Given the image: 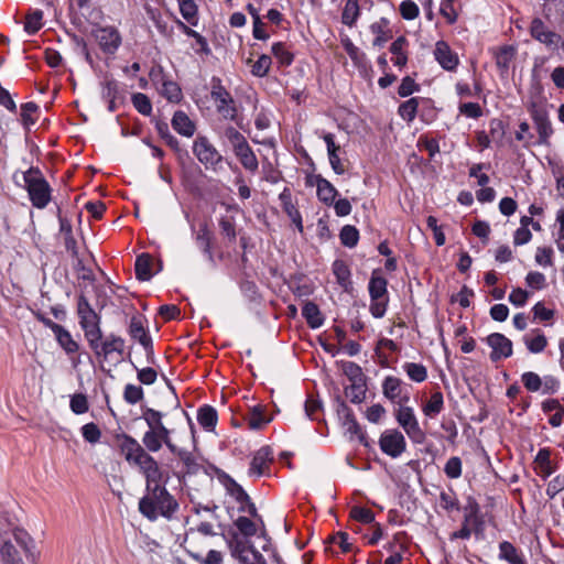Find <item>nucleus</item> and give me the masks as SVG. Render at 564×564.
<instances>
[{
    "instance_id": "nucleus-1",
    "label": "nucleus",
    "mask_w": 564,
    "mask_h": 564,
    "mask_svg": "<svg viewBox=\"0 0 564 564\" xmlns=\"http://www.w3.org/2000/svg\"><path fill=\"white\" fill-rule=\"evenodd\" d=\"M121 441L119 448L126 462L139 470L145 480V494L138 503L139 512L149 521L154 522L159 517L172 519L178 510V502L162 485L163 470L159 462L148 454L140 443L129 434L118 436Z\"/></svg>"
},
{
    "instance_id": "nucleus-2",
    "label": "nucleus",
    "mask_w": 564,
    "mask_h": 564,
    "mask_svg": "<svg viewBox=\"0 0 564 564\" xmlns=\"http://www.w3.org/2000/svg\"><path fill=\"white\" fill-rule=\"evenodd\" d=\"M164 413L152 408H142V419L149 430L142 436L141 447L151 455L158 453L165 445L169 451H173L175 445L172 441V432L163 423Z\"/></svg>"
},
{
    "instance_id": "nucleus-3",
    "label": "nucleus",
    "mask_w": 564,
    "mask_h": 564,
    "mask_svg": "<svg viewBox=\"0 0 564 564\" xmlns=\"http://www.w3.org/2000/svg\"><path fill=\"white\" fill-rule=\"evenodd\" d=\"M23 182L33 207L37 209L45 208L51 202L52 188L41 170L36 166H31L23 173Z\"/></svg>"
},
{
    "instance_id": "nucleus-4",
    "label": "nucleus",
    "mask_w": 564,
    "mask_h": 564,
    "mask_svg": "<svg viewBox=\"0 0 564 564\" xmlns=\"http://www.w3.org/2000/svg\"><path fill=\"white\" fill-rule=\"evenodd\" d=\"M210 97L216 105L217 112L226 120L234 121L239 128H243L238 116L236 102L230 93L225 88L219 77L210 80Z\"/></svg>"
},
{
    "instance_id": "nucleus-5",
    "label": "nucleus",
    "mask_w": 564,
    "mask_h": 564,
    "mask_svg": "<svg viewBox=\"0 0 564 564\" xmlns=\"http://www.w3.org/2000/svg\"><path fill=\"white\" fill-rule=\"evenodd\" d=\"M388 281L382 276L380 269H375L371 273L368 291L370 295L369 311L375 318L384 316L389 297H388Z\"/></svg>"
},
{
    "instance_id": "nucleus-6",
    "label": "nucleus",
    "mask_w": 564,
    "mask_h": 564,
    "mask_svg": "<svg viewBox=\"0 0 564 564\" xmlns=\"http://www.w3.org/2000/svg\"><path fill=\"white\" fill-rule=\"evenodd\" d=\"M393 414L395 421L403 429L412 443L421 445L426 441V434L420 426L412 406L400 404L394 409Z\"/></svg>"
},
{
    "instance_id": "nucleus-7",
    "label": "nucleus",
    "mask_w": 564,
    "mask_h": 564,
    "mask_svg": "<svg viewBox=\"0 0 564 564\" xmlns=\"http://www.w3.org/2000/svg\"><path fill=\"white\" fill-rule=\"evenodd\" d=\"M193 153L206 170L218 172L221 169L224 156L205 135H198L193 142Z\"/></svg>"
},
{
    "instance_id": "nucleus-8",
    "label": "nucleus",
    "mask_w": 564,
    "mask_h": 564,
    "mask_svg": "<svg viewBox=\"0 0 564 564\" xmlns=\"http://www.w3.org/2000/svg\"><path fill=\"white\" fill-rule=\"evenodd\" d=\"M530 35L549 51L555 52L564 46V40L561 34L553 31L540 18L532 19L529 28Z\"/></svg>"
},
{
    "instance_id": "nucleus-9",
    "label": "nucleus",
    "mask_w": 564,
    "mask_h": 564,
    "mask_svg": "<svg viewBox=\"0 0 564 564\" xmlns=\"http://www.w3.org/2000/svg\"><path fill=\"white\" fill-rule=\"evenodd\" d=\"M128 334L132 339L139 341L140 345L143 347L147 355V361L149 364H154L155 358L153 341L151 336L149 335L148 329L143 325V318L141 315H133L131 317L128 327Z\"/></svg>"
},
{
    "instance_id": "nucleus-10",
    "label": "nucleus",
    "mask_w": 564,
    "mask_h": 564,
    "mask_svg": "<svg viewBox=\"0 0 564 564\" xmlns=\"http://www.w3.org/2000/svg\"><path fill=\"white\" fill-rule=\"evenodd\" d=\"M91 34L105 54H115L122 42L120 32L112 25L97 26L93 29Z\"/></svg>"
},
{
    "instance_id": "nucleus-11",
    "label": "nucleus",
    "mask_w": 564,
    "mask_h": 564,
    "mask_svg": "<svg viewBox=\"0 0 564 564\" xmlns=\"http://www.w3.org/2000/svg\"><path fill=\"white\" fill-rule=\"evenodd\" d=\"M124 339L116 334H109L106 338L96 339L89 345L95 356L99 359L107 360L113 352L122 356L124 352Z\"/></svg>"
},
{
    "instance_id": "nucleus-12",
    "label": "nucleus",
    "mask_w": 564,
    "mask_h": 564,
    "mask_svg": "<svg viewBox=\"0 0 564 564\" xmlns=\"http://www.w3.org/2000/svg\"><path fill=\"white\" fill-rule=\"evenodd\" d=\"M379 446L386 455L397 458L405 451L406 442L404 435L400 431L392 429L387 430L381 434Z\"/></svg>"
},
{
    "instance_id": "nucleus-13",
    "label": "nucleus",
    "mask_w": 564,
    "mask_h": 564,
    "mask_svg": "<svg viewBox=\"0 0 564 564\" xmlns=\"http://www.w3.org/2000/svg\"><path fill=\"white\" fill-rule=\"evenodd\" d=\"M487 345L491 348V361L509 358L512 355V341L501 333H492L486 337Z\"/></svg>"
},
{
    "instance_id": "nucleus-14",
    "label": "nucleus",
    "mask_w": 564,
    "mask_h": 564,
    "mask_svg": "<svg viewBox=\"0 0 564 564\" xmlns=\"http://www.w3.org/2000/svg\"><path fill=\"white\" fill-rule=\"evenodd\" d=\"M382 393L392 403L406 404L410 400L408 391H403L402 381L393 376H388L382 382Z\"/></svg>"
},
{
    "instance_id": "nucleus-15",
    "label": "nucleus",
    "mask_w": 564,
    "mask_h": 564,
    "mask_svg": "<svg viewBox=\"0 0 564 564\" xmlns=\"http://www.w3.org/2000/svg\"><path fill=\"white\" fill-rule=\"evenodd\" d=\"M173 451H170L173 455H175L183 465L182 477L197 475L203 465H200L197 458L193 455L192 452L186 448L178 447L176 444L173 446Z\"/></svg>"
},
{
    "instance_id": "nucleus-16",
    "label": "nucleus",
    "mask_w": 564,
    "mask_h": 564,
    "mask_svg": "<svg viewBox=\"0 0 564 564\" xmlns=\"http://www.w3.org/2000/svg\"><path fill=\"white\" fill-rule=\"evenodd\" d=\"M435 59L438 64L448 72L456 69L458 66L459 59L457 54H455L449 45L445 41H438L435 44L434 50Z\"/></svg>"
},
{
    "instance_id": "nucleus-17",
    "label": "nucleus",
    "mask_w": 564,
    "mask_h": 564,
    "mask_svg": "<svg viewBox=\"0 0 564 564\" xmlns=\"http://www.w3.org/2000/svg\"><path fill=\"white\" fill-rule=\"evenodd\" d=\"M273 460V452L270 446H262L258 449L250 463L248 470L249 476L261 477L268 464Z\"/></svg>"
},
{
    "instance_id": "nucleus-18",
    "label": "nucleus",
    "mask_w": 564,
    "mask_h": 564,
    "mask_svg": "<svg viewBox=\"0 0 564 564\" xmlns=\"http://www.w3.org/2000/svg\"><path fill=\"white\" fill-rule=\"evenodd\" d=\"M312 178L313 180L308 181L307 184L316 185L318 199L323 202L325 205H333L338 194L334 185L329 181L324 178L322 175H315Z\"/></svg>"
},
{
    "instance_id": "nucleus-19",
    "label": "nucleus",
    "mask_w": 564,
    "mask_h": 564,
    "mask_svg": "<svg viewBox=\"0 0 564 564\" xmlns=\"http://www.w3.org/2000/svg\"><path fill=\"white\" fill-rule=\"evenodd\" d=\"M79 325L88 345L93 344L96 339H102L100 316L98 314L82 316V318H79Z\"/></svg>"
},
{
    "instance_id": "nucleus-20",
    "label": "nucleus",
    "mask_w": 564,
    "mask_h": 564,
    "mask_svg": "<svg viewBox=\"0 0 564 564\" xmlns=\"http://www.w3.org/2000/svg\"><path fill=\"white\" fill-rule=\"evenodd\" d=\"M283 210L296 226L300 232L303 231L302 216L295 205L292 203V194L290 188L285 187L279 195Z\"/></svg>"
},
{
    "instance_id": "nucleus-21",
    "label": "nucleus",
    "mask_w": 564,
    "mask_h": 564,
    "mask_svg": "<svg viewBox=\"0 0 564 564\" xmlns=\"http://www.w3.org/2000/svg\"><path fill=\"white\" fill-rule=\"evenodd\" d=\"M323 140L326 143L328 160L333 171L338 175L344 174L345 167L338 155L339 145L335 143V135L333 133H325Z\"/></svg>"
},
{
    "instance_id": "nucleus-22",
    "label": "nucleus",
    "mask_w": 564,
    "mask_h": 564,
    "mask_svg": "<svg viewBox=\"0 0 564 564\" xmlns=\"http://www.w3.org/2000/svg\"><path fill=\"white\" fill-rule=\"evenodd\" d=\"M532 119L539 133V143L547 144L550 137L553 134V129L546 112L535 110Z\"/></svg>"
},
{
    "instance_id": "nucleus-23",
    "label": "nucleus",
    "mask_w": 564,
    "mask_h": 564,
    "mask_svg": "<svg viewBox=\"0 0 564 564\" xmlns=\"http://www.w3.org/2000/svg\"><path fill=\"white\" fill-rule=\"evenodd\" d=\"M219 482L224 486L226 492L238 503H242L243 501L249 500V495L230 475L220 474Z\"/></svg>"
},
{
    "instance_id": "nucleus-24",
    "label": "nucleus",
    "mask_w": 564,
    "mask_h": 564,
    "mask_svg": "<svg viewBox=\"0 0 564 564\" xmlns=\"http://www.w3.org/2000/svg\"><path fill=\"white\" fill-rule=\"evenodd\" d=\"M171 123L173 129L183 137L191 138L195 133V123L182 110L174 112Z\"/></svg>"
},
{
    "instance_id": "nucleus-25",
    "label": "nucleus",
    "mask_w": 564,
    "mask_h": 564,
    "mask_svg": "<svg viewBox=\"0 0 564 564\" xmlns=\"http://www.w3.org/2000/svg\"><path fill=\"white\" fill-rule=\"evenodd\" d=\"M53 334L58 345L67 355H72L78 351V343L74 340L72 334L65 327L58 324L55 326Z\"/></svg>"
},
{
    "instance_id": "nucleus-26",
    "label": "nucleus",
    "mask_w": 564,
    "mask_h": 564,
    "mask_svg": "<svg viewBox=\"0 0 564 564\" xmlns=\"http://www.w3.org/2000/svg\"><path fill=\"white\" fill-rule=\"evenodd\" d=\"M232 152L245 170L251 173H256L258 171L259 162L249 143Z\"/></svg>"
},
{
    "instance_id": "nucleus-27",
    "label": "nucleus",
    "mask_w": 564,
    "mask_h": 564,
    "mask_svg": "<svg viewBox=\"0 0 564 564\" xmlns=\"http://www.w3.org/2000/svg\"><path fill=\"white\" fill-rule=\"evenodd\" d=\"M499 558L509 564H527L523 554L508 541H502L499 544Z\"/></svg>"
},
{
    "instance_id": "nucleus-28",
    "label": "nucleus",
    "mask_w": 564,
    "mask_h": 564,
    "mask_svg": "<svg viewBox=\"0 0 564 564\" xmlns=\"http://www.w3.org/2000/svg\"><path fill=\"white\" fill-rule=\"evenodd\" d=\"M341 44L356 67L366 68L368 66L367 55L360 51L348 36L341 39Z\"/></svg>"
},
{
    "instance_id": "nucleus-29",
    "label": "nucleus",
    "mask_w": 564,
    "mask_h": 564,
    "mask_svg": "<svg viewBox=\"0 0 564 564\" xmlns=\"http://www.w3.org/2000/svg\"><path fill=\"white\" fill-rule=\"evenodd\" d=\"M302 316L307 325L313 328H319L324 324V316L318 306L313 302H306L302 308Z\"/></svg>"
},
{
    "instance_id": "nucleus-30",
    "label": "nucleus",
    "mask_w": 564,
    "mask_h": 564,
    "mask_svg": "<svg viewBox=\"0 0 564 564\" xmlns=\"http://www.w3.org/2000/svg\"><path fill=\"white\" fill-rule=\"evenodd\" d=\"M250 430H261L272 421L271 416H265L261 405H254L246 416Z\"/></svg>"
},
{
    "instance_id": "nucleus-31",
    "label": "nucleus",
    "mask_w": 564,
    "mask_h": 564,
    "mask_svg": "<svg viewBox=\"0 0 564 564\" xmlns=\"http://www.w3.org/2000/svg\"><path fill=\"white\" fill-rule=\"evenodd\" d=\"M464 511L465 514L463 522H465V524L473 525L475 530L478 531L482 524V521L479 516V505L473 497H468Z\"/></svg>"
},
{
    "instance_id": "nucleus-32",
    "label": "nucleus",
    "mask_w": 564,
    "mask_h": 564,
    "mask_svg": "<svg viewBox=\"0 0 564 564\" xmlns=\"http://www.w3.org/2000/svg\"><path fill=\"white\" fill-rule=\"evenodd\" d=\"M197 421L204 430L213 431L218 421L216 409L212 405H203L198 409Z\"/></svg>"
},
{
    "instance_id": "nucleus-33",
    "label": "nucleus",
    "mask_w": 564,
    "mask_h": 564,
    "mask_svg": "<svg viewBox=\"0 0 564 564\" xmlns=\"http://www.w3.org/2000/svg\"><path fill=\"white\" fill-rule=\"evenodd\" d=\"M152 258L148 253H142L137 257L134 263L135 276L139 281H149L153 273L151 271Z\"/></svg>"
},
{
    "instance_id": "nucleus-34",
    "label": "nucleus",
    "mask_w": 564,
    "mask_h": 564,
    "mask_svg": "<svg viewBox=\"0 0 564 564\" xmlns=\"http://www.w3.org/2000/svg\"><path fill=\"white\" fill-rule=\"evenodd\" d=\"M196 242L199 249L203 251V253L206 256L208 261L213 264H215L214 253L212 251V236L208 230L207 225L200 226L197 236H196Z\"/></svg>"
},
{
    "instance_id": "nucleus-35",
    "label": "nucleus",
    "mask_w": 564,
    "mask_h": 564,
    "mask_svg": "<svg viewBox=\"0 0 564 564\" xmlns=\"http://www.w3.org/2000/svg\"><path fill=\"white\" fill-rule=\"evenodd\" d=\"M444 409V398L441 391L432 393L430 400L423 405L422 411L424 415L434 417L440 414Z\"/></svg>"
},
{
    "instance_id": "nucleus-36",
    "label": "nucleus",
    "mask_w": 564,
    "mask_h": 564,
    "mask_svg": "<svg viewBox=\"0 0 564 564\" xmlns=\"http://www.w3.org/2000/svg\"><path fill=\"white\" fill-rule=\"evenodd\" d=\"M367 392V383L366 379L350 382L348 387L345 388V394L350 400V402L359 404L366 399Z\"/></svg>"
},
{
    "instance_id": "nucleus-37",
    "label": "nucleus",
    "mask_w": 564,
    "mask_h": 564,
    "mask_svg": "<svg viewBox=\"0 0 564 564\" xmlns=\"http://www.w3.org/2000/svg\"><path fill=\"white\" fill-rule=\"evenodd\" d=\"M234 525L238 530V534L246 539H250L257 534V524L250 518L245 516H239L235 521Z\"/></svg>"
},
{
    "instance_id": "nucleus-38",
    "label": "nucleus",
    "mask_w": 564,
    "mask_h": 564,
    "mask_svg": "<svg viewBox=\"0 0 564 564\" xmlns=\"http://www.w3.org/2000/svg\"><path fill=\"white\" fill-rule=\"evenodd\" d=\"M332 270L340 286L347 288V285L350 284V270L344 260H335Z\"/></svg>"
},
{
    "instance_id": "nucleus-39",
    "label": "nucleus",
    "mask_w": 564,
    "mask_h": 564,
    "mask_svg": "<svg viewBox=\"0 0 564 564\" xmlns=\"http://www.w3.org/2000/svg\"><path fill=\"white\" fill-rule=\"evenodd\" d=\"M252 544L253 543L249 539L240 536L236 532L231 534V540L228 542L232 557L246 554L247 552H249L250 545Z\"/></svg>"
},
{
    "instance_id": "nucleus-40",
    "label": "nucleus",
    "mask_w": 564,
    "mask_h": 564,
    "mask_svg": "<svg viewBox=\"0 0 564 564\" xmlns=\"http://www.w3.org/2000/svg\"><path fill=\"white\" fill-rule=\"evenodd\" d=\"M156 131L162 140L175 152H182L180 141L170 132L169 124L164 121L156 122Z\"/></svg>"
},
{
    "instance_id": "nucleus-41",
    "label": "nucleus",
    "mask_w": 564,
    "mask_h": 564,
    "mask_svg": "<svg viewBox=\"0 0 564 564\" xmlns=\"http://www.w3.org/2000/svg\"><path fill=\"white\" fill-rule=\"evenodd\" d=\"M182 17L191 24L197 25V6L194 0H177Z\"/></svg>"
},
{
    "instance_id": "nucleus-42",
    "label": "nucleus",
    "mask_w": 564,
    "mask_h": 564,
    "mask_svg": "<svg viewBox=\"0 0 564 564\" xmlns=\"http://www.w3.org/2000/svg\"><path fill=\"white\" fill-rule=\"evenodd\" d=\"M388 21L383 18L380 22H375L370 25V31L376 35L372 44L373 46L382 47L388 40L390 39V34L384 30Z\"/></svg>"
},
{
    "instance_id": "nucleus-43",
    "label": "nucleus",
    "mask_w": 564,
    "mask_h": 564,
    "mask_svg": "<svg viewBox=\"0 0 564 564\" xmlns=\"http://www.w3.org/2000/svg\"><path fill=\"white\" fill-rule=\"evenodd\" d=\"M1 557L4 564H24L19 551L11 541H6L1 546Z\"/></svg>"
},
{
    "instance_id": "nucleus-44",
    "label": "nucleus",
    "mask_w": 564,
    "mask_h": 564,
    "mask_svg": "<svg viewBox=\"0 0 564 564\" xmlns=\"http://www.w3.org/2000/svg\"><path fill=\"white\" fill-rule=\"evenodd\" d=\"M161 95L170 102H178L182 99L181 87L173 80L165 79L161 84Z\"/></svg>"
},
{
    "instance_id": "nucleus-45",
    "label": "nucleus",
    "mask_w": 564,
    "mask_h": 564,
    "mask_svg": "<svg viewBox=\"0 0 564 564\" xmlns=\"http://www.w3.org/2000/svg\"><path fill=\"white\" fill-rule=\"evenodd\" d=\"M43 11L40 9L32 10L25 19L24 31L28 34H35L43 26Z\"/></svg>"
},
{
    "instance_id": "nucleus-46",
    "label": "nucleus",
    "mask_w": 564,
    "mask_h": 564,
    "mask_svg": "<svg viewBox=\"0 0 564 564\" xmlns=\"http://www.w3.org/2000/svg\"><path fill=\"white\" fill-rule=\"evenodd\" d=\"M403 369L406 372L408 377L414 382H423L427 378L426 367L422 364L416 362H405L403 365Z\"/></svg>"
},
{
    "instance_id": "nucleus-47",
    "label": "nucleus",
    "mask_w": 564,
    "mask_h": 564,
    "mask_svg": "<svg viewBox=\"0 0 564 564\" xmlns=\"http://www.w3.org/2000/svg\"><path fill=\"white\" fill-rule=\"evenodd\" d=\"M339 239L343 246L354 248L359 240V231L355 226L345 225L339 232Z\"/></svg>"
},
{
    "instance_id": "nucleus-48",
    "label": "nucleus",
    "mask_w": 564,
    "mask_h": 564,
    "mask_svg": "<svg viewBox=\"0 0 564 564\" xmlns=\"http://www.w3.org/2000/svg\"><path fill=\"white\" fill-rule=\"evenodd\" d=\"M417 107H419V98L413 97V98H410L406 101L402 102L399 106L398 113L400 115V117L403 120L411 122L415 119V116L417 112Z\"/></svg>"
},
{
    "instance_id": "nucleus-49",
    "label": "nucleus",
    "mask_w": 564,
    "mask_h": 564,
    "mask_svg": "<svg viewBox=\"0 0 564 564\" xmlns=\"http://www.w3.org/2000/svg\"><path fill=\"white\" fill-rule=\"evenodd\" d=\"M359 17L358 0H347L341 14V21L348 26H352Z\"/></svg>"
},
{
    "instance_id": "nucleus-50",
    "label": "nucleus",
    "mask_w": 564,
    "mask_h": 564,
    "mask_svg": "<svg viewBox=\"0 0 564 564\" xmlns=\"http://www.w3.org/2000/svg\"><path fill=\"white\" fill-rule=\"evenodd\" d=\"M271 53L282 66H290L293 62V55L282 42L273 43L271 46Z\"/></svg>"
},
{
    "instance_id": "nucleus-51",
    "label": "nucleus",
    "mask_w": 564,
    "mask_h": 564,
    "mask_svg": "<svg viewBox=\"0 0 564 564\" xmlns=\"http://www.w3.org/2000/svg\"><path fill=\"white\" fill-rule=\"evenodd\" d=\"M224 135L231 145L232 151L248 144L247 139L235 127L228 126L224 130Z\"/></svg>"
},
{
    "instance_id": "nucleus-52",
    "label": "nucleus",
    "mask_w": 564,
    "mask_h": 564,
    "mask_svg": "<svg viewBox=\"0 0 564 564\" xmlns=\"http://www.w3.org/2000/svg\"><path fill=\"white\" fill-rule=\"evenodd\" d=\"M341 369L350 382H358L366 379L361 367L354 361H343Z\"/></svg>"
},
{
    "instance_id": "nucleus-53",
    "label": "nucleus",
    "mask_w": 564,
    "mask_h": 564,
    "mask_svg": "<svg viewBox=\"0 0 564 564\" xmlns=\"http://www.w3.org/2000/svg\"><path fill=\"white\" fill-rule=\"evenodd\" d=\"M144 398V391L141 386L128 383L123 390V400L128 404H137Z\"/></svg>"
},
{
    "instance_id": "nucleus-54",
    "label": "nucleus",
    "mask_w": 564,
    "mask_h": 564,
    "mask_svg": "<svg viewBox=\"0 0 564 564\" xmlns=\"http://www.w3.org/2000/svg\"><path fill=\"white\" fill-rule=\"evenodd\" d=\"M133 107L143 116H150L152 112V104L150 98L142 94V93H135L131 97Z\"/></svg>"
},
{
    "instance_id": "nucleus-55",
    "label": "nucleus",
    "mask_w": 564,
    "mask_h": 564,
    "mask_svg": "<svg viewBox=\"0 0 564 564\" xmlns=\"http://www.w3.org/2000/svg\"><path fill=\"white\" fill-rule=\"evenodd\" d=\"M523 340H524V344H525L528 350L532 354L542 352L547 345L546 337L544 336V334H542L540 332L533 338L524 336Z\"/></svg>"
},
{
    "instance_id": "nucleus-56",
    "label": "nucleus",
    "mask_w": 564,
    "mask_h": 564,
    "mask_svg": "<svg viewBox=\"0 0 564 564\" xmlns=\"http://www.w3.org/2000/svg\"><path fill=\"white\" fill-rule=\"evenodd\" d=\"M128 360L130 361V364L132 365V367L137 370V377H138V380H139L142 384L150 386V384H153V383L156 381L158 372H156L153 368H151V367H145V368L139 369V368L133 364V361L131 360L130 355L128 356Z\"/></svg>"
},
{
    "instance_id": "nucleus-57",
    "label": "nucleus",
    "mask_w": 564,
    "mask_h": 564,
    "mask_svg": "<svg viewBox=\"0 0 564 564\" xmlns=\"http://www.w3.org/2000/svg\"><path fill=\"white\" fill-rule=\"evenodd\" d=\"M521 381L529 392H538L542 388V378L533 371L523 372Z\"/></svg>"
},
{
    "instance_id": "nucleus-58",
    "label": "nucleus",
    "mask_w": 564,
    "mask_h": 564,
    "mask_svg": "<svg viewBox=\"0 0 564 564\" xmlns=\"http://www.w3.org/2000/svg\"><path fill=\"white\" fill-rule=\"evenodd\" d=\"M463 463L458 456L451 457L445 466L444 473L449 479H457L462 476Z\"/></svg>"
},
{
    "instance_id": "nucleus-59",
    "label": "nucleus",
    "mask_w": 564,
    "mask_h": 564,
    "mask_svg": "<svg viewBox=\"0 0 564 564\" xmlns=\"http://www.w3.org/2000/svg\"><path fill=\"white\" fill-rule=\"evenodd\" d=\"M13 538H14L15 543L23 550V552L25 553L26 556L29 554H31L33 541L26 531H24L23 529H19V528L14 529Z\"/></svg>"
},
{
    "instance_id": "nucleus-60",
    "label": "nucleus",
    "mask_w": 564,
    "mask_h": 564,
    "mask_svg": "<svg viewBox=\"0 0 564 564\" xmlns=\"http://www.w3.org/2000/svg\"><path fill=\"white\" fill-rule=\"evenodd\" d=\"M119 95V83L113 78L106 77L101 84V96L105 100L117 99Z\"/></svg>"
},
{
    "instance_id": "nucleus-61",
    "label": "nucleus",
    "mask_w": 564,
    "mask_h": 564,
    "mask_svg": "<svg viewBox=\"0 0 564 564\" xmlns=\"http://www.w3.org/2000/svg\"><path fill=\"white\" fill-rule=\"evenodd\" d=\"M272 64V59L269 55L262 54L259 56L257 62L252 65L251 73L253 76L257 77H264L270 69V66Z\"/></svg>"
},
{
    "instance_id": "nucleus-62",
    "label": "nucleus",
    "mask_w": 564,
    "mask_h": 564,
    "mask_svg": "<svg viewBox=\"0 0 564 564\" xmlns=\"http://www.w3.org/2000/svg\"><path fill=\"white\" fill-rule=\"evenodd\" d=\"M440 503L446 511L459 510V501L453 490L440 494Z\"/></svg>"
},
{
    "instance_id": "nucleus-63",
    "label": "nucleus",
    "mask_w": 564,
    "mask_h": 564,
    "mask_svg": "<svg viewBox=\"0 0 564 564\" xmlns=\"http://www.w3.org/2000/svg\"><path fill=\"white\" fill-rule=\"evenodd\" d=\"M219 227L221 229V234L228 239L229 242H235L237 238V231L234 218L231 217H221L219 219Z\"/></svg>"
},
{
    "instance_id": "nucleus-64",
    "label": "nucleus",
    "mask_w": 564,
    "mask_h": 564,
    "mask_svg": "<svg viewBox=\"0 0 564 564\" xmlns=\"http://www.w3.org/2000/svg\"><path fill=\"white\" fill-rule=\"evenodd\" d=\"M69 406L75 414L86 413L89 409L87 397L83 393H75L70 398Z\"/></svg>"
}]
</instances>
